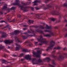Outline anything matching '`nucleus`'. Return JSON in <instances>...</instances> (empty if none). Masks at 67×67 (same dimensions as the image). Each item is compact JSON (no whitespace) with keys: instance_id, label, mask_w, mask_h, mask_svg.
Wrapping results in <instances>:
<instances>
[{"instance_id":"f257e3e1","label":"nucleus","mask_w":67,"mask_h":67,"mask_svg":"<svg viewBox=\"0 0 67 67\" xmlns=\"http://www.w3.org/2000/svg\"><path fill=\"white\" fill-rule=\"evenodd\" d=\"M52 57L53 58H54L56 59H57L58 60H61L64 59V58H67V53H64L63 55H60L58 57L55 56V55L54 54H53L52 55Z\"/></svg>"},{"instance_id":"f03ea898","label":"nucleus","mask_w":67,"mask_h":67,"mask_svg":"<svg viewBox=\"0 0 67 67\" xmlns=\"http://www.w3.org/2000/svg\"><path fill=\"white\" fill-rule=\"evenodd\" d=\"M40 39H38V41H40V42L39 44V45L41 46V45H42L43 44V43H44V44H48V41L46 40V39H44L43 38V37L41 35L40 36Z\"/></svg>"},{"instance_id":"7ed1b4c3","label":"nucleus","mask_w":67,"mask_h":67,"mask_svg":"<svg viewBox=\"0 0 67 67\" xmlns=\"http://www.w3.org/2000/svg\"><path fill=\"white\" fill-rule=\"evenodd\" d=\"M55 42L53 41V40L51 41L49 46L47 48L46 51H48L49 49H52V48H53V46H55Z\"/></svg>"},{"instance_id":"20e7f679","label":"nucleus","mask_w":67,"mask_h":67,"mask_svg":"<svg viewBox=\"0 0 67 67\" xmlns=\"http://www.w3.org/2000/svg\"><path fill=\"white\" fill-rule=\"evenodd\" d=\"M32 63H34L33 64H35L36 62L39 63H42L43 62V61L42 59H40V58H38L37 59L35 58H33L32 60Z\"/></svg>"},{"instance_id":"39448f33","label":"nucleus","mask_w":67,"mask_h":67,"mask_svg":"<svg viewBox=\"0 0 67 67\" xmlns=\"http://www.w3.org/2000/svg\"><path fill=\"white\" fill-rule=\"evenodd\" d=\"M37 52H36L33 51L32 52L33 56L34 57H40V55L38 53H40V51H37Z\"/></svg>"},{"instance_id":"423d86ee","label":"nucleus","mask_w":67,"mask_h":67,"mask_svg":"<svg viewBox=\"0 0 67 67\" xmlns=\"http://www.w3.org/2000/svg\"><path fill=\"white\" fill-rule=\"evenodd\" d=\"M20 33V31L19 30H16L14 31V32H12L10 33V34L12 35H17L18 34H19Z\"/></svg>"},{"instance_id":"0eeeda50","label":"nucleus","mask_w":67,"mask_h":67,"mask_svg":"<svg viewBox=\"0 0 67 67\" xmlns=\"http://www.w3.org/2000/svg\"><path fill=\"white\" fill-rule=\"evenodd\" d=\"M52 3H51L49 4L48 5H47V7H43V10H47L49 8H51V7H52Z\"/></svg>"},{"instance_id":"6e6552de","label":"nucleus","mask_w":67,"mask_h":67,"mask_svg":"<svg viewBox=\"0 0 67 67\" xmlns=\"http://www.w3.org/2000/svg\"><path fill=\"white\" fill-rule=\"evenodd\" d=\"M4 42L5 44H11L13 42V41L10 40H5L4 41Z\"/></svg>"},{"instance_id":"1a4fd4ad","label":"nucleus","mask_w":67,"mask_h":67,"mask_svg":"<svg viewBox=\"0 0 67 67\" xmlns=\"http://www.w3.org/2000/svg\"><path fill=\"white\" fill-rule=\"evenodd\" d=\"M51 14L54 15H58L60 14L59 12H56L55 11H53L51 12Z\"/></svg>"},{"instance_id":"9d476101","label":"nucleus","mask_w":67,"mask_h":67,"mask_svg":"<svg viewBox=\"0 0 67 67\" xmlns=\"http://www.w3.org/2000/svg\"><path fill=\"white\" fill-rule=\"evenodd\" d=\"M16 3H13V5H18V6L21 5V4H19V3H20L19 1L16 0Z\"/></svg>"},{"instance_id":"9b49d317","label":"nucleus","mask_w":67,"mask_h":67,"mask_svg":"<svg viewBox=\"0 0 67 67\" xmlns=\"http://www.w3.org/2000/svg\"><path fill=\"white\" fill-rule=\"evenodd\" d=\"M15 41L16 42H18V43H22V41L21 40H19V39H18V38L17 37H15Z\"/></svg>"},{"instance_id":"f8f14e48","label":"nucleus","mask_w":67,"mask_h":67,"mask_svg":"<svg viewBox=\"0 0 67 67\" xmlns=\"http://www.w3.org/2000/svg\"><path fill=\"white\" fill-rule=\"evenodd\" d=\"M2 34V35L1 36V38H5L7 37V34L5 32H3Z\"/></svg>"},{"instance_id":"ddd939ff","label":"nucleus","mask_w":67,"mask_h":67,"mask_svg":"<svg viewBox=\"0 0 67 67\" xmlns=\"http://www.w3.org/2000/svg\"><path fill=\"white\" fill-rule=\"evenodd\" d=\"M25 58L27 60H31V57L29 55H26Z\"/></svg>"},{"instance_id":"4468645a","label":"nucleus","mask_w":67,"mask_h":67,"mask_svg":"<svg viewBox=\"0 0 67 67\" xmlns=\"http://www.w3.org/2000/svg\"><path fill=\"white\" fill-rule=\"evenodd\" d=\"M33 2L34 3V4L33 5H37V2L40 3V2H41V1H37V0H36Z\"/></svg>"},{"instance_id":"2eb2a0df","label":"nucleus","mask_w":67,"mask_h":67,"mask_svg":"<svg viewBox=\"0 0 67 67\" xmlns=\"http://www.w3.org/2000/svg\"><path fill=\"white\" fill-rule=\"evenodd\" d=\"M16 46H17L18 47H16V51H18V50H19V49H20V45L18 44H16Z\"/></svg>"},{"instance_id":"dca6fc26","label":"nucleus","mask_w":67,"mask_h":67,"mask_svg":"<svg viewBox=\"0 0 67 67\" xmlns=\"http://www.w3.org/2000/svg\"><path fill=\"white\" fill-rule=\"evenodd\" d=\"M5 62H6L7 63H11V62H8L7 61H6V60H5L4 59H3L2 60V63L3 64V63H5Z\"/></svg>"},{"instance_id":"f3484780","label":"nucleus","mask_w":67,"mask_h":67,"mask_svg":"<svg viewBox=\"0 0 67 67\" xmlns=\"http://www.w3.org/2000/svg\"><path fill=\"white\" fill-rule=\"evenodd\" d=\"M27 8L28 7H25L24 9H23V10H24L25 12L28 11V8Z\"/></svg>"},{"instance_id":"a211bd4d","label":"nucleus","mask_w":67,"mask_h":67,"mask_svg":"<svg viewBox=\"0 0 67 67\" xmlns=\"http://www.w3.org/2000/svg\"><path fill=\"white\" fill-rule=\"evenodd\" d=\"M45 25V24L44 23L43 26L40 25L39 27L41 29H44V26Z\"/></svg>"},{"instance_id":"6ab92c4d","label":"nucleus","mask_w":67,"mask_h":67,"mask_svg":"<svg viewBox=\"0 0 67 67\" xmlns=\"http://www.w3.org/2000/svg\"><path fill=\"white\" fill-rule=\"evenodd\" d=\"M46 29H52V27L51 26H49L48 25H46Z\"/></svg>"},{"instance_id":"aec40b11","label":"nucleus","mask_w":67,"mask_h":67,"mask_svg":"<svg viewBox=\"0 0 67 67\" xmlns=\"http://www.w3.org/2000/svg\"><path fill=\"white\" fill-rule=\"evenodd\" d=\"M50 20L51 21H54L55 20H57V18H51L50 19Z\"/></svg>"},{"instance_id":"412c9836","label":"nucleus","mask_w":67,"mask_h":67,"mask_svg":"<svg viewBox=\"0 0 67 67\" xmlns=\"http://www.w3.org/2000/svg\"><path fill=\"white\" fill-rule=\"evenodd\" d=\"M61 19H62V17H61V15H60L59 16L58 18V23H59V22H60V20H61Z\"/></svg>"},{"instance_id":"4be33fe9","label":"nucleus","mask_w":67,"mask_h":67,"mask_svg":"<svg viewBox=\"0 0 67 67\" xmlns=\"http://www.w3.org/2000/svg\"><path fill=\"white\" fill-rule=\"evenodd\" d=\"M36 31L37 32H40V33H43V31H42L39 30V29L36 30Z\"/></svg>"},{"instance_id":"5701e85b","label":"nucleus","mask_w":67,"mask_h":67,"mask_svg":"<svg viewBox=\"0 0 67 67\" xmlns=\"http://www.w3.org/2000/svg\"><path fill=\"white\" fill-rule=\"evenodd\" d=\"M46 60L47 62H49L51 60V59L47 57L46 58Z\"/></svg>"},{"instance_id":"b1692460","label":"nucleus","mask_w":67,"mask_h":67,"mask_svg":"<svg viewBox=\"0 0 67 67\" xmlns=\"http://www.w3.org/2000/svg\"><path fill=\"white\" fill-rule=\"evenodd\" d=\"M21 3H22V4L23 5V6H24V5H26L29 4V3H27V4L23 3V2H22Z\"/></svg>"},{"instance_id":"393cba45","label":"nucleus","mask_w":67,"mask_h":67,"mask_svg":"<svg viewBox=\"0 0 67 67\" xmlns=\"http://www.w3.org/2000/svg\"><path fill=\"white\" fill-rule=\"evenodd\" d=\"M46 37H51L52 36L50 34H47L44 35Z\"/></svg>"},{"instance_id":"a878e982","label":"nucleus","mask_w":67,"mask_h":67,"mask_svg":"<svg viewBox=\"0 0 67 67\" xmlns=\"http://www.w3.org/2000/svg\"><path fill=\"white\" fill-rule=\"evenodd\" d=\"M22 37L24 40H25V39H26L27 38V37L24 36H22Z\"/></svg>"},{"instance_id":"bb28decb","label":"nucleus","mask_w":67,"mask_h":67,"mask_svg":"<svg viewBox=\"0 0 67 67\" xmlns=\"http://www.w3.org/2000/svg\"><path fill=\"white\" fill-rule=\"evenodd\" d=\"M52 63L53 65H54V66H56V63H55V61H54V60H53L52 61Z\"/></svg>"},{"instance_id":"cd10ccee","label":"nucleus","mask_w":67,"mask_h":67,"mask_svg":"<svg viewBox=\"0 0 67 67\" xmlns=\"http://www.w3.org/2000/svg\"><path fill=\"white\" fill-rule=\"evenodd\" d=\"M7 8V6L4 5V7H3V8H2V9L3 10L4 9H6Z\"/></svg>"},{"instance_id":"c85d7f7f","label":"nucleus","mask_w":67,"mask_h":67,"mask_svg":"<svg viewBox=\"0 0 67 67\" xmlns=\"http://www.w3.org/2000/svg\"><path fill=\"white\" fill-rule=\"evenodd\" d=\"M28 22L30 23H33L34 21L33 20H28Z\"/></svg>"},{"instance_id":"c756f323","label":"nucleus","mask_w":67,"mask_h":67,"mask_svg":"<svg viewBox=\"0 0 67 67\" xmlns=\"http://www.w3.org/2000/svg\"><path fill=\"white\" fill-rule=\"evenodd\" d=\"M19 6V7L20 8V9H21V10H22V9H23V8L24 7L23 6V5L21 6V5H20Z\"/></svg>"},{"instance_id":"7c9ffc66","label":"nucleus","mask_w":67,"mask_h":67,"mask_svg":"<svg viewBox=\"0 0 67 67\" xmlns=\"http://www.w3.org/2000/svg\"><path fill=\"white\" fill-rule=\"evenodd\" d=\"M50 31L49 32H50V33H51V35H54V33H53V32H52V31Z\"/></svg>"},{"instance_id":"2f4dec72","label":"nucleus","mask_w":67,"mask_h":67,"mask_svg":"<svg viewBox=\"0 0 67 67\" xmlns=\"http://www.w3.org/2000/svg\"><path fill=\"white\" fill-rule=\"evenodd\" d=\"M30 30L31 31L32 33L34 34V35H35V34H34V30L33 29H30Z\"/></svg>"},{"instance_id":"473e14b6","label":"nucleus","mask_w":67,"mask_h":67,"mask_svg":"<svg viewBox=\"0 0 67 67\" xmlns=\"http://www.w3.org/2000/svg\"><path fill=\"white\" fill-rule=\"evenodd\" d=\"M15 7H12L10 9V10H15Z\"/></svg>"},{"instance_id":"72a5a7b5","label":"nucleus","mask_w":67,"mask_h":67,"mask_svg":"<svg viewBox=\"0 0 67 67\" xmlns=\"http://www.w3.org/2000/svg\"><path fill=\"white\" fill-rule=\"evenodd\" d=\"M64 22H66L67 23V20L65 19L64 18ZM65 27H67V24L65 25Z\"/></svg>"},{"instance_id":"f704fd0d","label":"nucleus","mask_w":67,"mask_h":67,"mask_svg":"<svg viewBox=\"0 0 67 67\" xmlns=\"http://www.w3.org/2000/svg\"><path fill=\"white\" fill-rule=\"evenodd\" d=\"M29 46H33V44L32 43H30L29 44Z\"/></svg>"},{"instance_id":"c9c22d12","label":"nucleus","mask_w":67,"mask_h":67,"mask_svg":"<svg viewBox=\"0 0 67 67\" xmlns=\"http://www.w3.org/2000/svg\"><path fill=\"white\" fill-rule=\"evenodd\" d=\"M24 55V54H23V53H21L20 55V57H22Z\"/></svg>"},{"instance_id":"e433bc0d","label":"nucleus","mask_w":67,"mask_h":67,"mask_svg":"<svg viewBox=\"0 0 67 67\" xmlns=\"http://www.w3.org/2000/svg\"><path fill=\"white\" fill-rule=\"evenodd\" d=\"M67 66V62L64 65V67H66V66Z\"/></svg>"},{"instance_id":"4c0bfd02","label":"nucleus","mask_w":67,"mask_h":67,"mask_svg":"<svg viewBox=\"0 0 67 67\" xmlns=\"http://www.w3.org/2000/svg\"><path fill=\"white\" fill-rule=\"evenodd\" d=\"M23 52H26V49H24L23 50H22Z\"/></svg>"},{"instance_id":"58836bf2","label":"nucleus","mask_w":67,"mask_h":67,"mask_svg":"<svg viewBox=\"0 0 67 67\" xmlns=\"http://www.w3.org/2000/svg\"><path fill=\"white\" fill-rule=\"evenodd\" d=\"M63 51H67V48H66V47H65V48H63Z\"/></svg>"},{"instance_id":"ea45409f","label":"nucleus","mask_w":67,"mask_h":67,"mask_svg":"<svg viewBox=\"0 0 67 67\" xmlns=\"http://www.w3.org/2000/svg\"><path fill=\"white\" fill-rule=\"evenodd\" d=\"M44 31L46 32H50V31L47 30H45Z\"/></svg>"},{"instance_id":"a19ab883","label":"nucleus","mask_w":67,"mask_h":67,"mask_svg":"<svg viewBox=\"0 0 67 67\" xmlns=\"http://www.w3.org/2000/svg\"><path fill=\"white\" fill-rule=\"evenodd\" d=\"M34 27H35V28H38V27H39V26H34Z\"/></svg>"},{"instance_id":"79ce46f5","label":"nucleus","mask_w":67,"mask_h":67,"mask_svg":"<svg viewBox=\"0 0 67 67\" xmlns=\"http://www.w3.org/2000/svg\"><path fill=\"white\" fill-rule=\"evenodd\" d=\"M64 7H67V3H64Z\"/></svg>"},{"instance_id":"37998d69","label":"nucleus","mask_w":67,"mask_h":67,"mask_svg":"<svg viewBox=\"0 0 67 67\" xmlns=\"http://www.w3.org/2000/svg\"><path fill=\"white\" fill-rule=\"evenodd\" d=\"M60 47H59V46H58L57 47V48L56 49H60Z\"/></svg>"},{"instance_id":"c03bdc74","label":"nucleus","mask_w":67,"mask_h":67,"mask_svg":"<svg viewBox=\"0 0 67 67\" xmlns=\"http://www.w3.org/2000/svg\"><path fill=\"white\" fill-rule=\"evenodd\" d=\"M18 18H20L21 16V15L20 14H18Z\"/></svg>"},{"instance_id":"a18cd8bd","label":"nucleus","mask_w":67,"mask_h":67,"mask_svg":"<svg viewBox=\"0 0 67 67\" xmlns=\"http://www.w3.org/2000/svg\"><path fill=\"white\" fill-rule=\"evenodd\" d=\"M31 9L32 11H34V8L33 7H31Z\"/></svg>"},{"instance_id":"49530a36","label":"nucleus","mask_w":67,"mask_h":67,"mask_svg":"<svg viewBox=\"0 0 67 67\" xmlns=\"http://www.w3.org/2000/svg\"><path fill=\"white\" fill-rule=\"evenodd\" d=\"M49 65L50 67H55V66L52 65L51 64H49Z\"/></svg>"},{"instance_id":"de8ad7c7","label":"nucleus","mask_w":67,"mask_h":67,"mask_svg":"<svg viewBox=\"0 0 67 67\" xmlns=\"http://www.w3.org/2000/svg\"><path fill=\"white\" fill-rule=\"evenodd\" d=\"M3 22H5V21L4 20H2L0 21V23H3Z\"/></svg>"},{"instance_id":"09e8293b","label":"nucleus","mask_w":67,"mask_h":67,"mask_svg":"<svg viewBox=\"0 0 67 67\" xmlns=\"http://www.w3.org/2000/svg\"><path fill=\"white\" fill-rule=\"evenodd\" d=\"M7 56V54H4L3 56V57H5V58H6V56Z\"/></svg>"},{"instance_id":"8fccbe9b","label":"nucleus","mask_w":67,"mask_h":67,"mask_svg":"<svg viewBox=\"0 0 67 67\" xmlns=\"http://www.w3.org/2000/svg\"><path fill=\"white\" fill-rule=\"evenodd\" d=\"M3 47H2V46H0V51L1 49H2V48H3Z\"/></svg>"},{"instance_id":"3c124183","label":"nucleus","mask_w":67,"mask_h":67,"mask_svg":"<svg viewBox=\"0 0 67 67\" xmlns=\"http://www.w3.org/2000/svg\"><path fill=\"white\" fill-rule=\"evenodd\" d=\"M0 13H1V15L3 14V12H1L0 11Z\"/></svg>"},{"instance_id":"603ef678","label":"nucleus","mask_w":67,"mask_h":67,"mask_svg":"<svg viewBox=\"0 0 67 67\" xmlns=\"http://www.w3.org/2000/svg\"><path fill=\"white\" fill-rule=\"evenodd\" d=\"M55 51H53L52 53V54H55Z\"/></svg>"},{"instance_id":"864d4df0","label":"nucleus","mask_w":67,"mask_h":67,"mask_svg":"<svg viewBox=\"0 0 67 67\" xmlns=\"http://www.w3.org/2000/svg\"><path fill=\"white\" fill-rule=\"evenodd\" d=\"M15 20L14 19H13V20L12 22H13V23H14V22H15Z\"/></svg>"},{"instance_id":"5fc2aeb1","label":"nucleus","mask_w":67,"mask_h":67,"mask_svg":"<svg viewBox=\"0 0 67 67\" xmlns=\"http://www.w3.org/2000/svg\"><path fill=\"white\" fill-rule=\"evenodd\" d=\"M49 1V0H46V1H45V2L46 3H47V2Z\"/></svg>"},{"instance_id":"6e6d98bb","label":"nucleus","mask_w":67,"mask_h":67,"mask_svg":"<svg viewBox=\"0 0 67 67\" xmlns=\"http://www.w3.org/2000/svg\"><path fill=\"white\" fill-rule=\"evenodd\" d=\"M46 60V58H44L43 60V61H45V60Z\"/></svg>"},{"instance_id":"4d7b16f0","label":"nucleus","mask_w":67,"mask_h":67,"mask_svg":"<svg viewBox=\"0 0 67 67\" xmlns=\"http://www.w3.org/2000/svg\"><path fill=\"white\" fill-rule=\"evenodd\" d=\"M13 56H14V57H16L17 56L16 55H15V54H13Z\"/></svg>"},{"instance_id":"13d9d810","label":"nucleus","mask_w":67,"mask_h":67,"mask_svg":"<svg viewBox=\"0 0 67 67\" xmlns=\"http://www.w3.org/2000/svg\"><path fill=\"white\" fill-rule=\"evenodd\" d=\"M42 55H43V56H46V53L43 54Z\"/></svg>"},{"instance_id":"bf43d9fd","label":"nucleus","mask_w":67,"mask_h":67,"mask_svg":"<svg viewBox=\"0 0 67 67\" xmlns=\"http://www.w3.org/2000/svg\"><path fill=\"white\" fill-rule=\"evenodd\" d=\"M38 43V42H34V43L35 44H37Z\"/></svg>"},{"instance_id":"052dcab7","label":"nucleus","mask_w":67,"mask_h":67,"mask_svg":"<svg viewBox=\"0 0 67 67\" xmlns=\"http://www.w3.org/2000/svg\"><path fill=\"white\" fill-rule=\"evenodd\" d=\"M28 33H31V32L30 31H28Z\"/></svg>"},{"instance_id":"680f3d73","label":"nucleus","mask_w":67,"mask_h":67,"mask_svg":"<svg viewBox=\"0 0 67 67\" xmlns=\"http://www.w3.org/2000/svg\"><path fill=\"white\" fill-rule=\"evenodd\" d=\"M28 36H31V37H32L33 36V35H28Z\"/></svg>"},{"instance_id":"e2e57ef3","label":"nucleus","mask_w":67,"mask_h":67,"mask_svg":"<svg viewBox=\"0 0 67 67\" xmlns=\"http://www.w3.org/2000/svg\"><path fill=\"white\" fill-rule=\"evenodd\" d=\"M23 30H27V28H24L23 29Z\"/></svg>"},{"instance_id":"0e129e2a","label":"nucleus","mask_w":67,"mask_h":67,"mask_svg":"<svg viewBox=\"0 0 67 67\" xmlns=\"http://www.w3.org/2000/svg\"><path fill=\"white\" fill-rule=\"evenodd\" d=\"M28 43V41H26L25 42H24V43Z\"/></svg>"},{"instance_id":"69168bd1","label":"nucleus","mask_w":67,"mask_h":67,"mask_svg":"<svg viewBox=\"0 0 67 67\" xmlns=\"http://www.w3.org/2000/svg\"><path fill=\"white\" fill-rule=\"evenodd\" d=\"M65 37H67V34H66L65 35Z\"/></svg>"},{"instance_id":"338daca9","label":"nucleus","mask_w":67,"mask_h":67,"mask_svg":"<svg viewBox=\"0 0 67 67\" xmlns=\"http://www.w3.org/2000/svg\"><path fill=\"white\" fill-rule=\"evenodd\" d=\"M24 34H27V32H25L24 33Z\"/></svg>"},{"instance_id":"774afa93","label":"nucleus","mask_w":67,"mask_h":67,"mask_svg":"<svg viewBox=\"0 0 67 67\" xmlns=\"http://www.w3.org/2000/svg\"><path fill=\"white\" fill-rule=\"evenodd\" d=\"M36 10H38V9H39L38 8H37V7H36Z\"/></svg>"}]
</instances>
